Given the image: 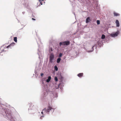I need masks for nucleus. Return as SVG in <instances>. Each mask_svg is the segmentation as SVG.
I'll list each match as a JSON object with an SVG mask.
<instances>
[{
  "label": "nucleus",
  "instance_id": "nucleus-1",
  "mask_svg": "<svg viewBox=\"0 0 121 121\" xmlns=\"http://www.w3.org/2000/svg\"><path fill=\"white\" fill-rule=\"evenodd\" d=\"M44 79L42 78L41 80V85L43 89V94L41 96V99L43 101L46 100L47 99V96L48 89L47 86L44 83Z\"/></svg>",
  "mask_w": 121,
  "mask_h": 121
},
{
  "label": "nucleus",
  "instance_id": "nucleus-2",
  "mask_svg": "<svg viewBox=\"0 0 121 121\" xmlns=\"http://www.w3.org/2000/svg\"><path fill=\"white\" fill-rule=\"evenodd\" d=\"M55 109L50 106H48L47 108H45L42 110L41 113L43 115L52 114L54 111Z\"/></svg>",
  "mask_w": 121,
  "mask_h": 121
},
{
  "label": "nucleus",
  "instance_id": "nucleus-3",
  "mask_svg": "<svg viewBox=\"0 0 121 121\" xmlns=\"http://www.w3.org/2000/svg\"><path fill=\"white\" fill-rule=\"evenodd\" d=\"M8 104L6 103H4L3 104H0V112H2V113H3L5 109L7 108H6L5 107H8Z\"/></svg>",
  "mask_w": 121,
  "mask_h": 121
},
{
  "label": "nucleus",
  "instance_id": "nucleus-4",
  "mask_svg": "<svg viewBox=\"0 0 121 121\" xmlns=\"http://www.w3.org/2000/svg\"><path fill=\"white\" fill-rule=\"evenodd\" d=\"M54 46L53 44V41H50L49 45L48 51L50 53H52V52L54 50Z\"/></svg>",
  "mask_w": 121,
  "mask_h": 121
},
{
  "label": "nucleus",
  "instance_id": "nucleus-5",
  "mask_svg": "<svg viewBox=\"0 0 121 121\" xmlns=\"http://www.w3.org/2000/svg\"><path fill=\"white\" fill-rule=\"evenodd\" d=\"M48 93H49L50 94H52L51 96L53 97L55 99H56L58 97L57 94L52 91L48 90Z\"/></svg>",
  "mask_w": 121,
  "mask_h": 121
},
{
  "label": "nucleus",
  "instance_id": "nucleus-6",
  "mask_svg": "<svg viewBox=\"0 0 121 121\" xmlns=\"http://www.w3.org/2000/svg\"><path fill=\"white\" fill-rule=\"evenodd\" d=\"M70 44V42L69 40H67L66 41L63 42H61L59 43V44L60 46H67L69 45Z\"/></svg>",
  "mask_w": 121,
  "mask_h": 121
},
{
  "label": "nucleus",
  "instance_id": "nucleus-7",
  "mask_svg": "<svg viewBox=\"0 0 121 121\" xmlns=\"http://www.w3.org/2000/svg\"><path fill=\"white\" fill-rule=\"evenodd\" d=\"M120 33V31L119 30H117V31L113 32L110 35L112 37L115 38Z\"/></svg>",
  "mask_w": 121,
  "mask_h": 121
},
{
  "label": "nucleus",
  "instance_id": "nucleus-8",
  "mask_svg": "<svg viewBox=\"0 0 121 121\" xmlns=\"http://www.w3.org/2000/svg\"><path fill=\"white\" fill-rule=\"evenodd\" d=\"M64 83L63 82V83H62L61 82H60V83L58 85V86L57 87H55L54 89V90L55 89H59V88H60V89L62 90V89H63V87L64 85L63 84Z\"/></svg>",
  "mask_w": 121,
  "mask_h": 121
},
{
  "label": "nucleus",
  "instance_id": "nucleus-9",
  "mask_svg": "<svg viewBox=\"0 0 121 121\" xmlns=\"http://www.w3.org/2000/svg\"><path fill=\"white\" fill-rule=\"evenodd\" d=\"M54 59V55L53 53H51L49 59V62H50L51 63L53 62V60Z\"/></svg>",
  "mask_w": 121,
  "mask_h": 121
},
{
  "label": "nucleus",
  "instance_id": "nucleus-10",
  "mask_svg": "<svg viewBox=\"0 0 121 121\" xmlns=\"http://www.w3.org/2000/svg\"><path fill=\"white\" fill-rule=\"evenodd\" d=\"M103 41H104L101 39H100L98 41L97 43L98 46L100 47L102 46L104 44Z\"/></svg>",
  "mask_w": 121,
  "mask_h": 121
},
{
  "label": "nucleus",
  "instance_id": "nucleus-11",
  "mask_svg": "<svg viewBox=\"0 0 121 121\" xmlns=\"http://www.w3.org/2000/svg\"><path fill=\"white\" fill-rule=\"evenodd\" d=\"M95 47V49H96L97 48V45L96 44L95 45L92 47V50L87 51V52L88 53H90L93 52L94 50V48Z\"/></svg>",
  "mask_w": 121,
  "mask_h": 121
},
{
  "label": "nucleus",
  "instance_id": "nucleus-12",
  "mask_svg": "<svg viewBox=\"0 0 121 121\" xmlns=\"http://www.w3.org/2000/svg\"><path fill=\"white\" fill-rule=\"evenodd\" d=\"M28 106H29L28 108V110L29 112H30V110H32V108L33 107V104L31 103H29L28 104Z\"/></svg>",
  "mask_w": 121,
  "mask_h": 121
},
{
  "label": "nucleus",
  "instance_id": "nucleus-13",
  "mask_svg": "<svg viewBox=\"0 0 121 121\" xmlns=\"http://www.w3.org/2000/svg\"><path fill=\"white\" fill-rule=\"evenodd\" d=\"M15 44V43L14 42H13L12 43L10 44L8 46H7V47H6V48H11L12 47H13L14 45Z\"/></svg>",
  "mask_w": 121,
  "mask_h": 121
},
{
  "label": "nucleus",
  "instance_id": "nucleus-14",
  "mask_svg": "<svg viewBox=\"0 0 121 121\" xmlns=\"http://www.w3.org/2000/svg\"><path fill=\"white\" fill-rule=\"evenodd\" d=\"M25 3L23 4V5L24 7H26V8H29V5L28 3L25 0H24Z\"/></svg>",
  "mask_w": 121,
  "mask_h": 121
},
{
  "label": "nucleus",
  "instance_id": "nucleus-15",
  "mask_svg": "<svg viewBox=\"0 0 121 121\" xmlns=\"http://www.w3.org/2000/svg\"><path fill=\"white\" fill-rule=\"evenodd\" d=\"M91 21L90 17H87L86 19V23H88Z\"/></svg>",
  "mask_w": 121,
  "mask_h": 121
},
{
  "label": "nucleus",
  "instance_id": "nucleus-16",
  "mask_svg": "<svg viewBox=\"0 0 121 121\" xmlns=\"http://www.w3.org/2000/svg\"><path fill=\"white\" fill-rule=\"evenodd\" d=\"M51 79V77L50 76H49L48 77L47 79L45 80V81H46L48 83L50 81Z\"/></svg>",
  "mask_w": 121,
  "mask_h": 121
},
{
  "label": "nucleus",
  "instance_id": "nucleus-17",
  "mask_svg": "<svg viewBox=\"0 0 121 121\" xmlns=\"http://www.w3.org/2000/svg\"><path fill=\"white\" fill-rule=\"evenodd\" d=\"M115 23L116 25V27H119L120 26V25L118 20H116L115 21Z\"/></svg>",
  "mask_w": 121,
  "mask_h": 121
},
{
  "label": "nucleus",
  "instance_id": "nucleus-18",
  "mask_svg": "<svg viewBox=\"0 0 121 121\" xmlns=\"http://www.w3.org/2000/svg\"><path fill=\"white\" fill-rule=\"evenodd\" d=\"M37 53L39 55V58H40L41 56H42V53L39 50V49H38V52Z\"/></svg>",
  "mask_w": 121,
  "mask_h": 121
},
{
  "label": "nucleus",
  "instance_id": "nucleus-19",
  "mask_svg": "<svg viewBox=\"0 0 121 121\" xmlns=\"http://www.w3.org/2000/svg\"><path fill=\"white\" fill-rule=\"evenodd\" d=\"M83 73H80L77 74V76L79 77H81L83 76Z\"/></svg>",
  "mask_w": 121,
  "mask_h": 121
},
{
  "label": "nucleus",
  "instance_id": "nucleus-20",
  "mask_svg": "<svg viewBox=\"0 0 121 121\" xmlns=\"http://www.w3.org/2000/svg\"><path fill=\"white\" fill-rule=\"evenodd\" d=\"M61 59L60 58V57H58L57 58V60H56V62L57 63H59L61 60Z\"/></svg>",
  "mask_w": 121,
  "mask_h": 121
},
{
  "label": "nucleus",
  "instance_id": "nucleus-21",
  "mask_svg": "<svg viewBox=\"0 0 121 121\" xmlns=\"http://www.w3.org/2000/svg\"><path fill=\"white\" fill-rule=\"evenodd\" d=\"M113 14L114 16H120V14H119L115 12H114L113 13Z\"/></svg>",
  "mask_w": 121,
  "mask_h": 121
},
{
  "label": "nucleus",
  "instance_id": "nucleus-22",
  "mask_svg": "<svg viewBox=\"0 0 121 121\" xmlns=\"http://www.w3.org/2000/svg\"><path fill=\"white\" fill-rule=\"evenodd\" d=\"M54 70L56 71H57L58 69V68L57 66L55 65L54 66Z\"/></svg>",
  "mask_w": 121,
  "mask_h": 121
},
{
  "label": "nucleus",
  "instance_id": "nucleus-23",
  "mask_svg": "<svg viewBox=\"0 0 121 121\" xmlns=\"http://www.w3.org/2000/svg\"><path fill=\"white\" fill-rule=\"evenodd\" d=\"M40 2V4H39L38 5L37 7L38 6H40V5H43V3L42 2V0H39Z\"/></svg>",
  "mask_w": 121,
  "mask_h": 121
},
{
  "label": "nucleus",
  "instance_id": "nucleus-24",
  "mask_svg": "<svg viewBox=\"0 0 121 121\" xmlns=\"http://www.w3.org/2000/svg\"><path fill=\"white\" fill-rule=\"evenodd\" d=\"M13 40L16 43L17 42V37H14L13 38Z\"/></svg>",
  "mask_w": 121,
  "mask_h": 121
},
{
  "label": "nucleus",
  "instance_id": "nucleus-25",
  "mask_svg": "<svg viewBox=\"0 0 121 121\" xmlns=\"http://www.w3.org/2000/svg\"><path fill=\"white\" fill-rule=\"evenodd\" d=\"M105 35L104 34H103L101 36V39H104L105 38Z\"/></svg>",
  "mask_w": 121,
  "mask_h": 121
},
{
  "label": "nucleus",
  "instance_id": "nucleus-26",
  "mask_svg": "<svg viewBox=\"0 0 121 121\" xmlns=\"http://www.w3.org/2000/svg\"><path fill=\"white\" fill-rule=\"evenodd\" d=\"M69 1L70 2L71 4L72 5H73V3H74L75 0H69Z\"/></svg>",
  "mask_w": 121,
  "mask_h": 121
},
{
  "label": "nucleus",
  "instance_id": "nucleus-27",
  "mask_svg": "<svg viewBox=\"0 0 121 121\" xmlns=\"http://www.w3.org/2000/svg\"><path fill=\"white\" fill-rule=\"evenodd\" d=\"M62 55H63V54L62 53H60L58 55V56L60 58V57H61V56H62Z\"/></svg>",
  "mask_w": 121,
  "mask_h": 121
},
{
  "label": "nucleus",
  "instance_id": "nucleus-28",
  "mask_svg": "<svg viewBox=\"0 0 121 121\" xmlns=\"http://www.w3.org/2000/svg\"><path fill=\"white\" fill-rule=\"evenodd\" d=\"M96 23L98 25H99L100 24V21L99 20H97L96 21Z\"/></svg>",
  "mask_w": 121,
  "mask_h": 121
},
{
  "label": "nucleus",
  "instance_id": "nucleus-29",
  "mask_svg": "<svg viewBox=\"0 0 121 121\" xmlns=\"http://www.w3.org/2000/svg\"><path fill=\"white\" fill-rule=\"evenodd\" d=\"M54 80L56 82H57L58 81V79L56 77H55L54 78Z\"/></svg>",
  "mask_w": 121,
  "mask_h": 121
},
{
  "label": "nucleus",
  "instance_id": "nucleus-30",
  "mask_svg": "<svg viewBox=\"0 0 121 121\" xmlns=\"http://www.w3.org/2000/svg\"><path fill=\"white\" fill-rule=\"evenodd\" d=\"M60 77L61 81L60 82H61L62 83H63V77L62 76H61Z\"/></svg>",
  "mask_w": 121,
  "mask_h": 121
},
{
  "label": "nucleus",
  "instance_id": "nucleus-31",
  "mask_svg": "<svg viewBox=\"0 0 121 121\" xmlns=\"http://www.w3.org/2000/svg\"><path fill=\"white\" fill-rule=\"evenodd\" d=\"M40 74V76L41 77H43V76L44 75V74L43 73H41Z\"/></svg>",
  "mask_w": 121,
  "mask_h": 121
},
{
  "label": "nucleus",
  "instance_id": "nucleus-32",
  "mask_svg": "<svg viewBox=\"0 0 121 121\" xmlns=\"http://www.w3.org/2000/svg\"><path fill=\"white\" fill-rule=\"evenodd\" d=\"M44 115H42L41 116L40 118V119H43V117H44Z\"/></svg>",
  "mask_w": 121,
  "mask_h": 121
},
{
  "label": "nucleus",
  "instance_id": "nucleus-33",
  "mask_svg": "<svg viewBox=\"0 0 121 121\" xmlns=\"http://www.w3.org/2000/svg\"><path fill=\"white\" fill-rule=\"evenodd\" d=\"M32 20L34 21H35L36 20V19H35L33 18H32Z\"/></svg>",
  "mask_w": 121,
  "mask_h": 121
},
{
  "label": "nucleus",
  "instance_id": "nucleus-34",
  "mask_svg": "<svg viewBox=\"0 0 121 121\" xmlns=\"http://www.w3.org/2000/svg\"><path fill=\"white\" fill-rule=\"evenodd\" d=\"M6 52V51L4 50V49H3L2 51V52Z\"/></svg>",
  "mask_w": 121,
  "mask_h": 121
},
{
  "label": "nucleus",
  "instance_id": "nucleus-35",
  "mask_svg": "<svg viewBox=\"0 0 121 121\" xmlns=\"http://www.w3.org/2000/svg\"><path fill=\"white\" fill-rule=\"evenodd\" d=\"M22 13L23 14H24L25 13V12H22Z\"/></svg>",
  "mask_w": 121,
  "mask_h": 121
},
{
  "label": "nucleus",
  "instance_id": "nucleus-36",
  "mask_svg": "<svg viewBox=\"0 0 121 121\" xmlns=\"http://www.w3.org/2000/svg\"><path fill=\"white\" fill-rule=\"evenodd\" d=\"M43 78V79L44 81H45V80H45L46 78Z\"/></svg>",
  "mask_w": 121,
  "mask_h": 121
},
{
  "label": "nucleus",
  "instance_id": "nucleus-37",
  "mask_svg": "<svg viewBox=\"0 0 121 121\" xmlns=\"http://www.w3.org/2000/svg\"><path fill=\"white\" fill-rule=\"evenodd\" d=\"M73 13L74 14V15H75V16L76 17V16H75V13L74 12H73Z\"/></svg>",
  "mask_w": 121,
  "mask_h": 121
},
{
  "label": "nucleus",
  "instance_id": "nucleus-38",
  "mask_svg": "<svg viewBox=\"0 0 121 121\" xmlns=\"http://www.w3.org/2000/svg\"><path fill=\"white\" fill-rule=\"evenodd\" d=\"M45 2H44V4H45Z\"/></svg>",
  "mask_w": 121,
  "mask_h": 121
},
{
  "label": "nucleus",
  "instance_id": "nucleus-39",
  "mask_svg": "<svg viewBox=\"0 0 121 121\" xmlns=\"http://www.w3.org/2000/svg\"><path fill=\"white\" fill-rule=\"evenodd\" d=\"M37 43H38V47H39V44H38V42H37Z\"/></svg>",
  "mask_w": 121,
  "mask_h": 121
},
{
  "label": "nucleus",
  "instance_id": "nucleus-40",
  "mask_svg": "<svg viewBox=\"0 0 121 121\" xmlns=\"http://www.w3.org/2000/svg\"><path fill=\"white\" fill-rule=\"evenodd\" d=\"M44 1V0H42V1Z\"/></svg>",
  "mask_w": 121,
  "mask_h": 121
},
{
  "label": "nucleus",
  "instance_id": "nucleus-41",
  "mask_svg": "<svg viewBox=\"0 0 121 121\" xmlns=\"http://www.w3.org/2000/svg\"><path fill=\"white\" fill-rule=\"evenodd\" d=\"M66 58V57H65V58H64V59H65V58Z\"/></svg>",
  "mask_w": 121,
  "mask_h": 121
},
{
  "label": "nucleus",
  "instance_id": "nucleus-42",
  "mask_svg": "<svg viewBox=\"0 0 121 121\" xmlns=\"http://www.w3.org/2000/svg\"><path fill=\"white\" fill-rule=\"evenodd\" d=\"M18 21L19 22V21L18 20Z\"/></svg>",
  "mask_w": 121,
  "mask_h": 121
}]
</instances>
